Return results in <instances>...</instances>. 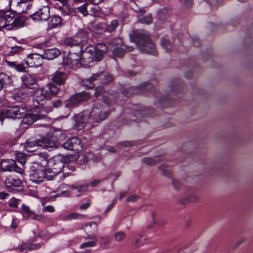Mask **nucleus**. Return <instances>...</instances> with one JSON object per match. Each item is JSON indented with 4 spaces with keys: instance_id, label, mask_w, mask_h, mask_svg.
Masks as SVG:
<instances>
[{
    "instance_id": "1",
    "label": "nucleus",
    "mask_w": 253,
    "mask_h": 253,
    "mask_svg": "<svg viewBox=\"0 0 253 253\" xmlns=\"http://www.w3.org/2000/svg\"><path fill=\"white\" fill-rule=\"evenodd\" d=\"M110 115L109 110L102 108L99 104H93L91 112L84 111L75 116L76 125L83 128L85 125L96 126L98 124L106 119Z\"/></svg>"
},
{
    "instance_id": "2",
    "label": "nucleus",
    "mask_w": 253,
    "mask_h": 253,
    "mask_svg": "<svg viewBox=\"0 0 253 253\" xmlns=\"http://www.w3.org/2000/svg\"><path fill=\"white\" fill-rule=\"evenodd\" d=\"M26 18L23 16L15 17V14L10 11L0 12V28L7 27L12 30L23 26L26 22Z\"/></svg>"
},
{
    "instance_id": "3",
    "label": "nucleus",
    "mask_w": 253,
    "mask_h": 253,
    "mask_svg": "<svg viewBox=\"0 0 253 253\" xmlns=\"http://www.w3.org/2000/svg\"><path fill=\"white\" fill-rule=\"evenodd\" d=\"M57 142L51 137H44L35 141H27L25 143V148L29 152L35 151L39 147L49 149L57 148Z\"/></svg>"
},
{
    "instance_id": "4",
    "label": "nucleus",
    "mask_w": 253,
    "mask_h": 253,
    "mask_svg": "<svg viewBox=\"0 0 253 253\" xmlns=\"http://www.w3.org/2000/svg\"><path fill=\"white\" fill-rule=\"evenodd\" d=\"M74 50L71 49L69 54L63 60V64L70 68H76L80 66L81 64V47L77 45V52H74Z\"/></svg>"
},
{
    "instance_id": "5",
    "label": "nucleus",
    "mask_w": 253,
    "mask_h": 253,
    "mask_svg": "<svg viewBox=\"0 0 253 253\" xmlns=\"http://www.w3.org/2000/svg\"><path fill=\"white\" fill-rule=\"evenodd\" d=\"M46 178L48 180H51V177H48L45 175V168L39 166L35 164L30 168V179L36 183H39L43 181Z\"/></svg>"
},
{
    "instance_id": "6",
    "label": "nucleus",
    "mask_w": 253,
    "mask_h": 253,
    "mask_svg": "<svg viewBox=\"0 0 253 253\" xmlns=\"http://www.w3.org/2000/svg\"><path fill=\"white\" fill-rule=\"evenodd\" d=\"M43 110L36 108L28 111L24 116L22 122L24 124L31 125L36 121L46 117V113Z\"/></svg>"
},
{
    "instance_id": "7",
    "label": "nucleus",
    "mask_w": 253,
    "mask_h": 253,
    "mask_svg": "<svg viewBox=\"0 0 253 253\" xmlns=\"http://www.w3.org/2000/svg\"><path fill=\"white\" fill-rule=\"evenodd\" d=\"M90 97V94L85 91L76 93L66 100L65 107L69 109L76 107L82 102L88 100Z\"/></svg>"
},
{
    "instance_id": "8",
    "label": "nucleus",
    "mask_w": 253,
    "mask_h": 253,
    "mask_svg": "<svg viewBox=\"0 0 253 253\" xmlns=\"http://www.w3.org/2000/svg\"><path fill=\"white\" fill-rule=\"evenodd\" d=\"M32 0H10L9 4L15 12L22 13L27 11L29 9L30 2Z\"/></svg>"
},
{
    "instance_id": "9",
    "label": "nucleus",
    "mask_w": 253,
    "mask_h": 253,
    "mask_svg": "<svg viewBox=\"0 0 253 253\" xmlns=\"http://www.w3.org/2000/svg\"><path fill=\"white\" fill-rule=\"evenodd\" d=\"M63 163L59 157H54L46 162V167L53 172V175L58 174L62 169Z\"/></svg>"
},
{
    "instance_id": "10",
    "label": "nucleus",
    "mask_w": 253,
    "mask_h": 253,
    "mask_svg": "<svg viewBox=\"0 0 253 253\" xmlns=\"http://www.w3.org/2000/svg\"><path fill=\"white\" fill-rule=\"evenodd\" d=\"M107 51V46L103 42L97 43L94 46L93 50L90 49V51L93 54L94 61L96 62L101 61Z\"/></svg>"
},
{
    "instance_id": "11",
    "label": "nucleus",
    "mask_w": 253,
    "mask_h": 253,
    "mask_svg": "<svg viewBox=\"0 0 253 253\" xmlns=\"http://www.w3.org/2000/svg\"><path fill=\"white\" fill-rule=\"evenodd\" d=\"M0 167L3 171L14 170L20 174L23 172V169L17 167L15 161L12 159L2 160L0 162Z\"/></svg>"
},
{
    "instance_id": "12",
    "label": "nucleus",
    "mask_w": 253,
    "mask_h": 253,
    "mask_svg": "<svg viewBox=\"0 0 253 253\" xmlns=\"http://www.w3.org/2000/svg\"><path fill=\"white\" fill-rule=\"evenodd\" d=\"M30 17L34 20H47L50 17L49 7L43 6L37 11L30 15Z\"/></svg>"
},
{
    "instance_id": "13",
    "label": "nucleus",
    "mask_w": 253,
    "mask_h": 253,
    "mask_svg": "<svg viewBox=\"0 0 253 253\" xmlns=\"http://www.w3.org/2000/svg\"><path fill=\"white\" fill-rule=\"evenodd\" d=\"M44 59L42 54L38 53H32L29 54L25 59L26 64L29 67H40L42 64V60Z\"/></svg>"
},
{
    "instance_id": "14",
    "label": "nucleus",
    "mask_w": 253,
    "mask_h": 253,
    "mask_svg": "<svg viewBox=\"0 0 253 253\" xmlns=\"http://www.w3.org/2000/svg\"><path fill=\"white\" fill-rule=\"evenodd\" d=\"M34 103L35 105H41L40 102L46 99L49 98V93L47 89L44 87L40 88L36 90L34 96Z\"/></svg>"
},
{
    "instance_id": "15",
    "label": "nucleus",
    "mask_w": 253,
    "mask_h": 253,
    "mask_svg": "<svg viewBox=\"0 0 253 253\" xmlns=\"http://www.w3.org/2000/svg\"><path fill=\"white\" fill-rule=\"evenodd\" d=\"M24 111V108L18 106L9 107L5 112V117L13 119L21 118Z\"/></svg>"
},
{
    "instance_id": "16",
    "label": "nucleus",
    "mask_w": 253,
    "mask_h": 253,
    "mask_svg": "<svg viewBox=\"0 0 253 253\" xmlns=\"http://www.w3.org/2000/svg\"><path fill=\"white\" fill-rule=\"evenodd\" d=\"M130 41L135 43L138 49L140 51H142V47L141 43L142 42V30H133L129 35Z\"/></svg>"
},
{
    "instance_id": "17",
    "label": "nucleus",
    "mask_w": 253,
    "mask_h": 253,
    "mask_svg": "<svg viewBox=\"0 0 253 253\" xmlns=\"http://www.w3.org/2000/svg\"><path fill=\"white\" fill-rule=\"evenodd\" d=\"M143 52L149 54H155V45L152 41L150 35L143 34Z\"/></svg>"
},
{
    "instance_id": "18",
    "label": "nucleus",
    "mask_w": 253,
    "mask_h": 253,
    "mask_svg": "<svg viewBox=\"0 0 253 253\" xmlns=\"http://www.w3.org/2000/svg\"><path fill=\"white\" fill-rule=\"evenodd\" d=\"M81 141L77 137H73L67 140L63 145V147L67 150L78 151L80 148Z\"/></svg>"
},
{
    "instance_id": "19",
    "label": "nucleus",
    "mask_w": 253,
    "mask_h": 253,
    "mask_svg": "<svg viewBox=\"0 0 253 253\" xmlns=\"http://www.w3.org/2000/svg\"><path fill=\"white\" fill-rule=\"evenodd\" d=\"M67 75L64 72L57 71L51 75V80L58 85H62L65 83Z\"/></svg>"
},
{
    "instance_id": "20",
    "label": "nucleus",
    "mask_w": 253,
    "mask_h": 253,
    "mask_svg": "<svg viewBox=\"0 0 253 253\" xmlns=\"http://www.w3.org/2000/svg\"><path fill=\"white\" fill-rule=\"evenodd\" d=\"M5 184L8 188L14 190V188L20 187L22 186V183L18 179H15L11 176H9L6 178Z\"/></svg>"
},
{
    "instance_id": "21",
    "label": "nucleus",
    "mask_w": 253,
    "mask_h": 253,
    "mask_svg": "<svg viewBox=\"0 0 253 253\" xmlns=\"http://www.w3.org/2000/svg\"><path fill=\"white\" fill-rule=\"evenodd\" d=\"M117 97V95L115 92H109L107 91V92L103 94L102 100L108 106H109L116 102Z\"/></svg>"
},
{
    "instance_id": "22",
    "label": "nucleus",
    "mask_w": 253,
    "mask_h": 253,
    "mask_svg": "<svg viewBox=\"0 0 253 253\" xmlns=\"http://www.w3.org/2000/svg\"><path fill=\"white\" fill-rule=\"evenodd\" d=\"M60 54V50L57 48H54L44 50L42 55L44 59L52 60L57 57Z\"/></svg>"
},
{
    "instance_id": "23",
    "label": "nucleus",
    "mask_w": 253,
    "mask_h": 253,
    "mask_svg": "<svg viewBox=\"0 0 253 253\" xmlns=\"http://www.w3.org/2000/svg\"><path fill=\"white\" fill-rule=\"evenodd\" d=\"M94 61L93 54L90 50L84 52L81 57V64L86 65Z\"/></svg>"
},
{
    "instance_id": "24",
    "label": "nucleus",
    "mask_w": 253,
    "mask_h": 253,
    "mask_svg": "<svg viewBox=\"0 0 253 253\" xmlns=\"http://www.w3.org/2000/svg\"><path fill=\"white\" fill-rule=\"evenodd\" d=\"M62 22L61 18L56 15L50 16L48 21V28L53 29L61 25Z\"/></svg>"
},
{
    "instance_id": "25",
    "label": "nucleus",
    "mask_w": 253,
    "mask_h": 253,
    "mask_svg": "<svg viewBox=\"0 0 253 253\" xmlns=\"http://www.w3.org/2000/svg\"><path fill=\"white\" fill-rule=\"evenodd\" d=\"M21 80L23 84L27 87L34 84L36 82V78L30 74H27L21 77Z\"/></svg>"
},
{
    "instance_id": "26",
    "label": "nucleus",
    "mask_w": 253,
    "mask_h": 253,
    "mask_svg": "<svg viewBox=\"0 0 253 253\" xmlns=\"http://www.w3.org/2000/svg\"><path fill=\"white\" fill-rule=\"evenodd\" d=\"M102 71L93 74L92 76L89 78L85 79H83L82 82L84 84L87 85V84H91L92 83L95 81L97 80H100L102 79Z\"/></svg>"
},
{
    "instance_id": "27",
    "label": "nucleus",
    "mask_w": 253,
    "mask_h": 253,
    "mask_svg": "<svg viewBox=\"0 0 253 253\" xmlns=\"http://www.w3.org/2000/svg\"><path fill=\"white\" fill-rule=\"evenodd\" d=\"M7 65L19 72H23L25 71V68L22 64H16L15 62L9 61L5 60Z\"/></svg>"
},
{
    "instance_id": "28",
    "label": "nucleus",
    "mask_w": 253,
    "mask_h": 253,
    "mask_svg": "<svg viewBox=\"0 0 253 253\" xmlns=\"http://www.w3.org/2000/svg\"><path fill=\"white\" fill-rule=\"evenodd\" d=\"M22 215L24 218L28 219L32 217L35 212L32 211L28 206L23 204L22 206Z\"/></svg>"
},
{
    "instance_id": "29",
    "label": "nucleus",
    "mask_w": 253,
    "mask_h": 253,
    "mask_svg": "<svg viewBox=\"0 0 253 253\" xmlns=\"http://www.w3.org/2000/svg\"><path fill=\"white\" fill-rule=\"evenodd\" d=\"M38 156L41 166L45 168L46 167V162H48L51 158H50L49 155L45 152L40 153Z\"/></svg>"
},
{
    "instance_id": "30",
    "label": "nucleus",
    "mask_w": 253,
    "mask_h": 253,
    "mask_svg": "<svg viewBox=\"0 0 253 253\" xmlns=\"http://www.w3.org/2000/svg\"><path fill=\"white\" fill-rule=\"evenodd\" d=\"M27 92L25 90H21L18 92L14 93L13 95V98L17 101L21 102L23 99L27 97Z\"/></svg>"
},
{
    "instance_id": "31",
    "label": "nucleus",
    "mask_w": 253,
    "mask_h": 253,
    "mask_svg": "<svg viewBox=\"0 0 253 253\" xmlns=\"http://www.w3.org/2000/svg\"><path fill=\"white\" fill-rule=\"evenodd\" d=\"M45 88L47 89L49 93V98L50 97V95H55L57 94L59 90L58 87L52 83L48 84Z\"/></svg>"
},
{
    "instance_id": "32",
    "label": "nucleus",
    "mask_w": 253,
    "mask_h": 253,
    "mask_svg": "<svg viewBox=\"0 0 253 253\" xmlns=\"http://www.w3.org/2000/svg\"><path fill=\"white\" fill-rule=\"evenodd\" d=\"M119 25V22L117 20H113L110 24L105 25V31L111 33L114 31Z\"/></svg>"
},
{
    "instance_id": "33",
    "label": "nucleus",
    "mask_w": 253,
    "mask_h": 253,
    "mask_svg": "<svg viewBox=\"0 0 253 253\" xmlns=\"http://www.w3.org/2000/svg\"><path fill=\"white\" fill-rule=\"evenodd\" d=\"M121 92L126 97H129L134 93V88L132 86H123L121 88Z\"/></svg>"
},
{
    "instance_id": "34",
    "label": "nucleus",
    "mask_w": 253,
    "mask_h": 253,
    "mask_svg": "<svg viewBox=\"0 0 253 253\" xmlns=\"http://www.w3.org/2000/svg\"><path fill=\"white\" fill-rule=\"evenodd\" d=\"M0 81L2 83V86L4 84L9 85L12 83L11 77L3 73H1L0 74Z\"/></svg>"
},
{
    "instance_id": "35",
    "label": "nucleus",
    "mask_w": 253,
    "mask_h": 253,
    "mask_svg": "<svg viewBox=\"0 0 253 253\" xmlns=\"http://www.w3.org/2000/svg\"><path fill=\"white\" fill-rule=\"evenodd\" d=\"M111 11V9L110 8L108 11H104L102 10V8L99 6L92 7L91 8V11L93 12V16H97L98 14H104L106 15H108L110 13Z\"/></svg>"
},
{
    "instance_id": "36",
    "label": "nucleus",
    "mask_w": 253,
    "mask_h": 253,
    "mask_svg": "<svg viewBox=\"0 0 253 253\" xmlns=\"http://www.w3.org/2000/svg\"><path fill=\"white\" fill-rule=\"evenodd\" d=\"M93 31L97 34H101L105 31V24L104 23H98L93 26Z\"/></svg>"
},
{
    "instance_id": "37",
    "label": "nucleus",
    "mask_w": 253,
    "mask_h": 253,
    "mask_svg": "<svg viewBox=\"0 0 253 253\" xmlns=\"http://www.w3.org/2000/svg\"><path fill=\"white\" fill-rule=\"evenodd\" d=\"M125 52V50L120 47L115 48L112 51L113 56L117 58H122Z\"/></svg>"
},
{
    "instance_id": "38",
    "label": "nucleus",
    "mask_w": 253,
    "mask_h": 253,
    "mask_svg": "<svg viewBox=\"0 0 253 253\" xmlns=\"http://www.w3.org/2000/svg\"><path fill=\"white\" fill-rule=\"evenodd\" d=\"M126 237V234L123 231L117 232L114 234V240L117 242H122Z\"/></svg>"
},
{
    "instance_id": "39",
    "label": "nucleus",
    "mask_w": 253,
    "mask_h": 253,
    "mask_svg": "<svg viewBox=\"0 0 253 253\" xmlns=\"http://www.w3.org/2000/svg\"><path fill=\"white\" fill-rule=\"evenodd\" d=\"M171 9L169 8H164L159 11V15L161 18L165 19L171 13Z\"/></svg>"
},
{
    "instance_id": "40",
    "label": "nucleus",
    "mask_w": 253,
    "mask_h": 253,
    "mask_svg": "<svg viewBox=\"0 0 253 253\" xmlns=\"http://www.w3.org/2000/svg\"><path fill=\"white\" fill-rule=\"evenodd\" d=\"M88 4L87 2L84 3L83 5L78 7L77 9L84 16H86L88 14L87 11V6Z\"/></svg>"
},
{
    "instance_id": "41",
    "label": "nucleus",
    "mask_w": 253,
    "mask_h": 253,
    "mask_svg": "<svg viewBox=\"0 0 253 253\" xmlns=\"http://www.w3.org/2000/svg\"><path fill=\"white\" fill-rule=\"evenodd\" d=\"M161 45L168 51H170L172 48V44L171 42L167 39H161Z\"/></svg>"
},
{
    "instance_id": "42",
    "label": "nucleus",
    "mask_w": 253,
    "mask_h": 253,
    "mask_svg": "<svg viewBox=\"0 0 253 253\" xmlns=\"http://www.w3.org/2000/svg\"><path fill=\"white\" fill-rule=\"evenodd\" d=\"M23 48L19 46H15L11 47V50L7 54V55L10 56L17 54L22 51Z\"/></svg>"
},
{
    "instance_id": "43",
    "label": "nucleus",
    "mask_w": 253,
    "mask_h": 253,
    "mask_svg": "<svg viewBox=\"0 0 253 253\" xmlns=\"http://www.w3.org/2000/svg\"><path fill=\"white\" fill-rule=\"evenodd\" d=\"M102 79L101 81L103 84H107L112 80V77L108 73H106L104 71H102Z\"/></svg>"
},
{
    "instance_id": "44",
    "label": "nucleus",
    "mask_w": 253,
    "mask_h": 253,
    "mask_svg": "<svg viewBox=\"0 0 253 253\" xmlns=\"http://www.w3.org/2000/svg\"><path fill=\"white\" fill-rule=\"evenodd\" d=\"M105 92H107V91L105 90L104 87L103 86L99 85L95 88L94 95L96 97H98L101 95H103Z\"/></svg>"
},
{
    "instance_id": "45",
    "label": "nucleus",
    "mask_w": 253,
    "mask_h": 253,
    "mask_svg": "<svg viewBox=\"0 0 253 253\" xmlns=\"http://www.w3.org/2000/svg\"><path fill=\"white\" fill-rule=\"evenodd\" d=\"M159 162L158 158H145L143 159V162L148 165H153Z\"/></svg>"
},
{
    "instance_id": "46",
    "label": "nucleus",
    "mask_w": 253,
    "mask_h": 253,
    "mask_svg": "<svg viewBox=\"0 0 253 253\" xmlns=\"http://www.w3.org/2000/svg\"><path fill=\"white\" fill-rule=\"evenodd\" d=\"M79 214L76 213L72 212L63 216L62 219L64 220H72L73 219H77L79 217Z\"/></svg>"
},
{
    "instance_id": "47",
    "label": "nucleus",
    "mask_w": 253,
    "mask_h": 253,
    "mask_svg": "<svg viewBox=\"0 0 253 253\" xmlns=\"http://www.w3.org/2000/svg\"><path fill=\"white\" fill-rule=\"evenodd\" d=\"M32 218L42 222H45L47 219L45 216L42 214H37L35 213V214H33V215L32 216Z\"/></svg>"
},
{
    "instance_id": "48",
    "label": "nucleus",
    "mask_w": 253,
    "mask_h": 253,
    "mask_svg": "<svg viewBox=\"0 0 253 253\" xmlns=\"http://www.w3.org/2000/svg\"><path fill=\"white\" fill-rule=\"evenodd\" d=\"M134 145L133 141H125L119 142L117 144L118 147L123 146L124 147H130Z\"/></svg>"
},
{
    "instance_id": "49",
    "label": "nucleus",
    "mask_w": 253,
    "mask_h": 253,
    "mask_svg": "<svg viewBox=\"0 0 253 253\" xmlns=\"http://www.w3.org/2000/svg\"><path fill=\"white\" fill-rule=\"evenodd\" d=\"M59 9L64 15L69 14L70 13V10L69 8L67 2H66L65 4H62V6L60 7Z\"/></svg>"
},
{
    "instance_id": "50",
    "label": "nucleus",
    "mask_w": 253,
    "mask_h": 253,
    "mask_svg": "<svg viewBox=\"0 0 253 253\" xmlns=\"http://www.w3.org/2000/svg\"><path fill=\"white\" fill-rule=\"evenodd\" d=\"M140 71H137L132 70H127L125 72V75L127 77H133L140 74Z\"/></svg>"
},
{
    "instance_id": "51",
    "label": "nucleus",
    "mask_w": 253,
    "mask_h": 253,
    "mask_svg": "<svg viewBox=\"0 0 253 253\" xmlns=\"http://www.w3.org/2000/svg\"><path fill=\"white\" fill-rule=\"evenodd\" d=\"M165 166L164 165H161L159 169L162 170V173L168 177H171V171L168 169H164Z\"/></svg>"
},
{
    "instance_id": "52",
    "label": "nucleus",
    "mask_w": 253,
    "mask_h": 253,
    "mask_svg": "<svg viewBox=\"0 0 253 253\" xmlns=\"http://www.w3.org/2000/svg\"><path fill=\"white\" fill-rule=\"evenodd\" d=\"M96 241H97V240L95 238V240L94 241H88V242L84 243L81 244V245L80 246V248L83 249V248H87V247H93L95 245Z\"/></svg>"
},
{
    "instance_id": "53",
    "label": "nucleus",
    "mask_w": 253,
    "mask_h": 253,
    "mask_svg": "<svg viewBox=\"0 0 253 253\" xmlns=\"http://www.w3.org/2000/svg\"><path fill=\"white\" fill-rule=\"evenodd\" d=\"M101 242L104 247L106 248L110 243V240L108 236H105L101 237Z\"/></svg>"
},
{
    "instance_id": "54",
    "label": "nucleus",
    "mask_w": 253,
    "mask_h": 253,
    "mask_svg": "<svg viewBox=\"0 0 253 253\" xmlns=\"http://www.w3.org/2000/svg\"><path fill=\"white\" fill-rule=\"evenodd\" d=\"M156 212L155 211H152L151 213V216H152V221L150 222V223L147 226V228L148 229H151L153 227L154 225L156 223L155 220V217L156 216Z\"/></svg>"
},
{
    "instance_id": "55",
    "label": "nucleus",
    "mask_w": 253,
    "mask_h": 253,
    "mask_svg": "<svg viewBox=\"0 0 253 253\" xmlns=\"http://www.w3.org/2000/svg\"><path fill=\"white\" fill-rule=\"evenodd\" d=\"M141 236L140 235L135 237L134 239L133 245L135 247H139L141 245Z\"/></svg>"
},
{
    "instance_id": "56",
    "label": "nucleus",
    "mask_w": 253,
    "mask_h": 253,
    "mask_svg": "<svg viewBox=\"0 0 253 253\" xmlns=\"http://www.w3.org/2000/svg\"><path fill=\"white\" fill-rule=\"evenodd\" d=\"M199 198L195 195H189L187 197L186 200L187 202L191 203H195L199 201Z\"/></svg>"
},
{
    "instance_id": "57",
    "label": "nucleus",
    "mask_w": 253,
    "mask_h": 253,
    "mask_svg": "<svg viewBox=\"0 0 253 253\" xmlns=\"http://www.w3.org/2000/svg\"><path fill=\"white\" fill-rule=\"evenodd\" d=\"M153 22V19L151 14H149L143 17V23L146 24H150Z\"/></svg>"
},
{
    "instance_id": "58",
    "label": "nucleus",
    "mask_w": 253,
    "mask_h": 253,
    "mask_svg": "<svg viewBox=\"0 0 253 253\" xmlns=\"http://www.w3.org/2000/svg\"><path fill=\"white\" fill-rule=\"evenodd\" d=\"M76 42L72 38H66L64 41V43L65 45L70 46L71 48L73 46L74 43Z\"/></svg>"
},
{
    "instance_id": "59",
    "label": "nucleus",
    "mask_w": 253,
    "mask_h": 253,
    "mask_svg": "<svg viewBox=\"0 0 253 253\" xmlns=\"http://www.w3.org/2000/svg\"><path fill=\"white\" fill-rule=\"evenodd\" d=\"M18 200L15 198H12L10 200L8 205L10 207L16 208L17 207Z\"/></svg>"
},
{
    "instance_id": "60",
    "label": "nucleus",
    "mask_w": 253,
    "mask_h": 253,
    "mask_svg": "<svg viewBox=\"0 0 253 253\" xmlns=\"http://www.w3.org/2000/svg\"><path fill=\"white\" fill-rule=\"evenodd\" d=\"M154 89V86L152 84L150 83H146L143 84V91L144 90H147L148 91H152Z\"/></svg>"
},
{
    "instance_id": "61",
    "label": "nucleus",
    "mask_w": 253,
    "mask_h": 253,
    "mask_svg": "<svg viewBox=\"0 0 253 253\" xmlns=\"http://www.w3.org/2000/svg\"><path fill=\"white\" fill-rule=\"evenodd\" d=\"M172 184L174 188L176 190H179L180 188V184L179 181L176 179L172 180Z\"/></svg>"
},
{
    "instance_id": "62",
    "label": "nucleus",
    "mask_w": 253,
    "mask_h": 253,
    "mask_svg": "<svg viewBox=\"0 0 253 253\" xmlns=\"http://www.w3.org/2000/svg\"><path fill=\"white\" fill-rule=\"evenodd\" d=\"M72 187L74 189H78L79 192H85L87 191L88 185L81 186L79 187L73 186Z\"/></svg>"
},
{
    "instance_id": "63",
    "label": "nucleus",
    "mask_w": 253,
    "mask_h": 253,
    "mask_svg": "<svg viewBox=\"0 0 253 253\" xmlns=\"http://www.w3.org/2000/svg\"><path fill=\"white\" fill-rule=\"evenodd\" d=\"M193 0H184V4L188 8H191L193 4Z\"/></svg>"
},
{
    "instance_id": "64",
    "label": "nucleus",
    "mask_w": 253,
    "mask_h": 253,
    "mask_svg": "<svg viewBox=\"0 0 253 253\" xmlns=\"http://www.w3.org/2000/svg\"><path fill=\"white\" fill-rule=\"evenodd\" d=\"M207 2L211 6L217 7L218 6L217 0H207Z\"/></svg>"
}]
</instances>
